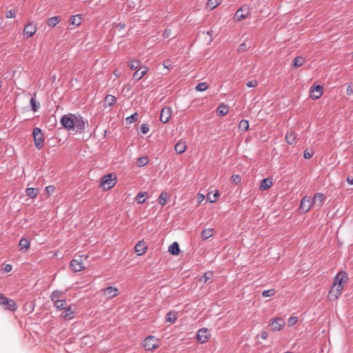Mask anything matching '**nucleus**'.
I'll list each match as a JSON object with an SVG mask.
<instances>
[{
	"label": "nucleus",
	"mask_w": 353,
	"mask_h": 353,
	"mask_svg": "<svg viewBox=\"0 0 353 353\" xmlns=\"http://www.w3.org/2000/svg\"><path fill=\"white\" fill-rule=\"evenodd\" d=\"M60 123L66 130L79 133L84 131L85 124L88 125V121L81 114L72 113L63 114L60 119Z\"/></svg>",
	"instance_id": "f257e3e1"
},
{
	"label": "nucleus",
	"mask_w": 353,
	"mask_h": 353,
	"mask_svg": "<svg viewBox=\"0 0 353 353\" xmlns=\"http://www.w3.org/2000/svg\"><path fill=\"white\" fill-rule=\"evenodd\" d=\"M117 177L114 173H108L103 175L99 183V186L104 190H108L112 188L117 183Z\"/></svg>",
	"instance_id": "f03ea898"
},
{
	"label": "nucleus",
	"mask_w": 353,
	"mask_h": 353,
	"mask_svg": "<svg viewBox=\"0 0 353 353\" xmlns=\"http://www.w3.org/2000/svg\"><path fill=\"white\" fill-rule=\"evenodd\" d=\"M32 137L34 139V143L35 148L40 150L43 147V143L45 141L44 134L42 132V130L40 128L35 127L32 130Z\"/></svg>",
	"instance_id": "7ed1b4c3"
},
{
	"label": "nucleus",
	"mask_w": 353,
	"mask_h": 353,
	"mask_svg": "<svg viewBox=\"0 0 353 353\" xmlns=\"http://www.w3.org/2000/svg\"><path fill=\"white\" fill-rule=\"evenodd\" d=\"M82 257L88 259V256L85 254H76L74 256L73 259L71 260L70 263V266L74 272H78L83 270L85 268L83 263Z\"/></svg>",
	"instance_id": "20e7f679"
},
{
	"label": "nucleus",
	"mask_w": 353,
	"mask_h": 353,
	"mask_svg": "<svg viewBox=\"0 0 353 353\" xmlns=\"http://www.w3.org/2000/svg\"><path fill=\"white\" fill-rule=\"evenodd\" d=\"M0 305L4 310L14 312L17 310V305L16 302L11 299H8L3 294H0Z\"/></svg>",
	"instance_id": "39448f33"
},
{
	"label": "nucleus",
	"mask_w": 353,
	"mask_h": 353,
	"mask_svg": "<svg viewBox=\"0 0 353 353\" xmlns=\"http://www.w3.org/2000/svg\"><path fill=\"white\" fill-rule=\"evenodd\" d=\"M159 341L154 336H148L143 341V346L145 350L151 351L159 346Z\"/></svg>",
	"instance_id": "423d86ee"
},
{
	"label": "nucleus",
	"mask_w": 353,
	"mask_h": 353,
	"mask_svg": "<svg viewBox=\"0 0 353 353\" xmlns=\"http://www.w3.org/2000/svg\"><path fill=\"white\" fill-rule=\"evenodd\" d=\"M347 274L345 271H340L338 272L334 277V283L333 285L337 287V288L343 289L344 283L347 280Z\"/></svg>",
	"instance_id": "0eeeda50"
},
{
	"label": "nucleus",
	"mask_w": 353,
	"mask_h": 353,
	"mask_svg": "<svg viewBox=\"0 0 353 353\" xmlns=\"http://www.w3.org/2000/svg\"><path fill=\"white\" fill-rule=\"evenodd\" d=\"M250 14V8L248 5L242 6L234 14V19L236 21L245 19Z\"/></svg>",
	"instance_id": "6e6552de"
},
{
	"label": "nucleus",
	"mask_w": 353,
	"mask_h": 353,
	"mask_svg": "<svg viewBox=\"0 0 353 353\" xmlns=\"http://www.w3.org/2000/svg\"><path fill=\"white\" fill-rule=\"evenodd\" d=\"M314 203L311 197L305 196L301 201L299 209L302 212L306 213L311 209Z\"/></svg>",
	"instance_id": "1a4fd4ad"
},
{
	"label": "nucleus",
	"mask_w": 353,
	"mask_h": 353,
	"mask_svg": "<svg viewBox=\"0 0 353 353\" xmlns=\"http://www.w3.org/2000/svg\"><path fill=\"white\" fill-rule=\"evenodd\" d=\"M210 337V330L208 328H201L196 332V338L201 343H206Z\"/></svg>",
	"instance_id": "9d476101"
},
{
	"label": "nucleus",
	"mask_w": 353,
	"mask_h": 353,
	"mask_svg": "<svg viewBox=\"0 0 353 353\" xmlns=\"http://www.w3.org/2000/svg\"><path fill=\"white\" fill-rule=\"evenodd\" d=\"M323 87L321 85H312L310 88V97L314 100L319 99L323 95Z\"/></svg>",
	"instance_id": "9b49d317"
},
{
	"label": "nucleus",
	"mask_w": 353,
	"mask_h": 353,
	"mask_svg": "<svg viewBox=\"0 0 353 353\" xmlns=\"http://www.w3.org/2000/svg\"><path fill=\"white\" fill-rule=\"evenodd\" d=\"M172 117V109L170 107L165 106L162 108L159 120L163 123H166L169 121Z\"/></svg>",
	"instance_id": "f8f14e48"
},
{
	"label": "nucleus",
	"mask_w": 353,
	"mask_h": 353,
	"mask_svg": "<svg viewBox=\"0 0 353 353\" xmlns=\"http://www.w3.org/2000/svg\"><path fill=\"white\" fill-rule=\"evenodd\" d=\"M149 70V68L145 65H141L140 68L133 74L132 79L134 81H139L143 76H145Z\"/></svg>",
	"instance_id": "ddd939ff"
},
{
	"label": "nucleus",
	"mask_w": 353,
	"mask_h": 353,
	"mask_svg": "<svg viewBox=\"0 0 353 353\" xmlns=\"http://www.w3.org/2000/svg\"><path fill=\"white\" fill-rule=\"evenodd\" d=\"M103 292L108 298L111 299L115 297L119 294V290L114 286H108L103 290Z\"/></svg>",
	"instance_id": "4468645a"
},
{
	"label": "nucleus",
	"mask_w": 353,
	"mask_h": 353,
	"mask_svg": "<svg viewBox=\"0 0 353 353\" xmlns=\"http://www.w3.org/2000/svg\"><path fill=\"white\" fill-rule=\"evenodd\" d=\"M37 31V27L32 22L26 24L23 29V33L28 38L32 37Z\"/></svg>",
	"instance_id": "2eb2a0df"
},
{
	"label": "nucleus",
	"mask_w": 353,
	"mask_h": 353,
	"mask_svg": "<svg viewBox=\"0 0 353 353\" xmlns=\"http://www.w3.org/2000/svg\"><path fill=\"white\" fill-rule=\"evenodd\" d=\"M285 139L288 145H294L296 143V134L294 131L288 132L285 134Z\"/></svg>",
	"instance_id": "dca6fc26"
},
{
	"label": "nucleus",
	"mask_w": 353,
	"mask_h": 353,
	"mask_svg": "<svg viewBox=\"0 0 353 353\" xmlns=\"http://www.w3.org/2000/svg\"><path fill=\"white\" fill-rule=\"evenodd\" d=\"M135 252L137 254V255H142L143 254L146 250L147 247L145 246V243L144 241H139L134 246Z\"/></svg>",
	"instance_id": "f3484780"
},
{
	"label": "nucleus",
	"mask_w": 353,
	"mask_h": 353,
	"mask_svg": "<svg viewBox=\"0 0 353 353\" xmlns=\"http://www.w3.org/2000/svg\"><path fill=\"white\" fill-rule=\"evenodd\" d=\"M30 246V241L26 237H22L19 243V249L22 252L27 251Z\"/></svg>",
	"instance_id": "a211bd4d"
},
{
	"label": "nucleus",
	"mask_w": 353,
	"mask_h": 353,
	"mask_svg": "<svg viewBox=\"0 0 353 353\" xmlns=\"http://www.w3.org/2000/svg\"><path fill=\"white\" fill-rule=\"evenodd\" d=\"M343 289L337 288L336 286L333 285L328 292L330 299H337L341 294Z\"/></svg>",
	"instance_id": "6ab92c4d"
},
{
	"label": "nucleus",
	"mask_w": 353,
	"mask_h": 353,
	"mask_svg": "<svg viewBox=\"0 0 353 353\" xmlns=\"http://www.w3.org/2000/svg\"><path fill=\"white\" fill-rule=\"evenodd\" d=\"M180 248H179V243L175 241V242H173L169 247H168V252L174 255V256H176L178 255L179 253H180Z\"/></svg>",
	"instance_id": "aec40b11"
},
{
	"label": "nucleus",
	"mask_w": 353,
	"mask_h": 353,
	"mask_svg": "<svg viewBox=\"0 0 353 353\" xmlns=\"http://www.w3.org/2000/svg\"><path fill=\"white\" fill-rule=\"evenodd\" d=\"M325 200V196L323 193H316L312 199L314 204L319 202V207H321Z\"/></svg>",
	"instance_id": "412c9836"
},
{
	"label": "nucleus",
	"mask_w": 353,
	"mask_h": 353,
	"mask_svg": "<svg viewBox=\"0 0 353 353\" xmlns=\"http://www.w3.org/2000/svg\"><path fill=\"white\" fill-rule=\"evenodd\" d=\"M272 185V180L270 178L263 179L260 184V190H266Z\"/></svg>",
	"instance_id": "4be33fe9"
},
{
	"label": "nucleus",
	"mask_w": 353,
	"mask_h": 353,
	"mask_svg": "<svg viewBox=\"0 0 353 353\" xmlns=\"http://www.w3.org/2000/svg\"><path fill=\"white\" fill-rule=\"evenodd\" d=\"M187 149L185 142L179 141L174 145V150L177 154L183 153Z\"/></svg>",
	"instance_id": "5701e85b"
},
{
	"label": "nucleus",
	"mask_w": 353,
	"mask_h": 353,
	"mask_svg": "<svg viewBox=\"0 0 353 353\" xmlns=\"http://www.w3.org/2000/svg\"><path fill=\"white\" fill-rule=\"evenodd\" d=\"M70 23L71 25L79 26L81 24L82 17L81 14H76L70 17L69 19Z\"/></svg>",
	"instance_id": "b1692460"
},
{
	"label": "nucleus",
	"mask_w": 353,
	"mask_h": 353,
	"mask_svg": "<svg viewBox=\"0 0 353 353\" xmlns=\"http://www.w3.org/2000/svg\"><path fill=\"white\" fill-rule=\"evenodd\" d=\"M61 21V17L60 16H54L52 17H50L47 21V26L50 28H54Z\"/></svg>",
	"instance_id": "393cba45"
},
{
	"label": "nucleus",
	"mask_w": 353,
	"mask_h": 353,
	"mask_svg": "<svg viewBox=\"0 0 353 353\" xmlns=\"http://www.w3.org/2000/svg\"><path fill=\"white\" fill-rule=\"evenodd\" d=\"M39 193V190L34 188H27L26 189V195L30 199H34Z\"/></svg>",
	"instance_id": "a878e982"
},
{
	"label": "nucleus",
	"mask_w": 353,
	"mask_h": 353,
	"mask_svg": "<svg viewBox=\"0 0 353 353\" xmlns=\"http://www.w3.org/2000/svg\"><path fill=\"white\" fill-rule=\"evenodd\" d=\"M166 321L173 323L177 319V313L175 311H170L166 314Z\"/></svg>",
	"instance_id": "bb28decb"
},
{
	"label": "nucleus",
	"mask_w": 353,
	"mask_h": 353,
	"mask_svg": "<svg viewBox=\"0 0 353 353\" xmlns=\"http://www.w3.org/2000/svg\"><path fill=\"white\" fill-rule=\"evenodd\" d=\"M147 192L145 191H141L139 192L136 197L135 200L138 204H142L145 202V197L147 196Z\"/></svg>",
	"instance_id": "cd10ccee"
},
{
	"label": "nucleus",
	"mask_w": 353,
	"mask_h": 353,
	"mask_svg": "<svg viewBox=\"0 0 353 353\" xmlns=\"http://www.w3.org/2000/svg\"><path fill=\"white\" fill-rule=\"evenodd\" d=\"M228 112V105L225 104H221L216 109L217 114L220 117L226 115Z\"/></svg>",
	"instance_id": "c85d7f7f"
},
{
	"label": "nucleus",
	"mask_w": 353,
	"mask_h": 353,
	"mask_svg": "<svg viewBox=\"0 0 353 353\" xmlns=\"http://www.w3.org/2000/svg\"><path fill=\"white\" fill-rule=\"evenodd\" d=\"M74 311L72 309L71 306H69L65 309V311L63 313V317L65 319H72L74 317Z\"/></svg>",
	"instance_id": "c756f323"
},
{
	"label": "nucleus",
	"mask_w": 353,
	"mask_h": 353,
	"mask_svg": "<svg viewBox=\"0 0 353 353\" xmlns=\"http://www.w3.org/2000/svg\"><path fill=\"white\" fill-rule=\"evenodd\" d=\"M168 193L166 192H162L158 197V203L161 206H164L167 203Z\"/></svg>",
	"instance_id": "7c9ffc66"
},
{
	"label": "nucleus",
	"mask_w": 353,
	"mask_h": 353,
	"mask_svg": "<svg viewBox=\"0 0 353 353\" xmlns=\"http://www.w3.org/2000/svg\"><path fill=\"white\" fill-rule=\"evenodd\" d=\"M65 305H66V301L65 299H63V300L57 299V300L54 301V306L57 310H65L66 308Z\"/></svg>",
	"instance_id": "2f4dec72"
},
{
	"label": "nucleus",
	"mask_w": 353,
	"mask_h": 353,
	"mask_svg": "<svg viewBox=\"0 0 353 353\" xmlns=\"http://www.w3.org/2000/svg\"><path fill=\"white\" fill-rule=\"evenodd\" d=\"M219 197V192L217 190L214 193L211 192L207 195V199L210 203H215Z\"/></svg>",
	"instance_id": "473e14b6"
},
{
	"label": "nucleus",
	"mask_w": 353,
	"mask_h": 353,
	"mask_svg": "<svg viewBox=\"0 0 353 353\" xmlns=\"http://www.w3.org/2000/svg\"><path fill=\"white\" fill-rule=\"evenodd\" d=\"M141 62L138 59H132L128 61V65L131 70H138L140 68Z\"/></svg>",
	"instance_id": "72a5a7b5"
},
{
	"label": "nucleus",
	"mask_w": 353,
	"mask_h": 353,
	"mask_svg": "<svg viewBox=\"0 0 353 353\" xmlns=\"http://www.w3.org/2000/svg\"><path fill=\"white\" fill-rule=\"evenodd\" d=\"M104 102L109 107L112 106L116 102V97L112 94H108L105 96Z\"/></svg>",
	"instance_id": "f704fd0d"
},
{
	"label": "nucleus",
	"mask_w": 353,
	"mask_h": 353,
	"mask_svg": "<svg viewBox=\"0 0 353 353\" xmlns=\"http://www.w3.org/2000/svg\"><path fill=\"white\" fill-rule=\"evenodd\" d=\"M149 163L147 156H142L137 159V166L139 168L146 165Z\"/></svg>",
	"instance_id": "c9c22d12"
},
{
	"label": "nucleus",
	"mask_w": 353,
	"mask_h": 353,
	"mask_svg": "<svg viewBox=\"0 0 353 353\" xmlns=\"http://www.w3.org/2000/svg\"><path fill=\"white\" fill-rule=\"evenodd\" d=\"M30 104L32 110L34 112H36L38 111V110L39 108V106H40V103L38 101H36V99L34 97H32L30 99Z\"/></svg>",
	"instance_id": "e433bc0d"
},
{
	"label": "nucleus",
	"mask_w": 353,
	"mask_h": 353,
	"mask_svg": "<svg viewBox=\"0 0 353 353\" xmlns=\"http://www.w3.org/2000/svg\"><path fill=\"white\" fill-rule=\"evenodd\" d=\"M212 228H207L204 229L201 234V237L203 239H208L210 237L212 236Z\"/></svg>",
	"instance_id": "4c0bfd02"
},
{
	"label": "nucleus",
	"mask_w": 353,
	"mask_h": 353,
	"mask_svg": "<svg viewBox=\"0 0 353 353\" xmlns=\"http://www.w3.org/2000/svg\"><path fill=\"white\" fill-rule=\"evenodd\" d=\"M208 87V84L206 82H201L196 85L195 90L197 92H203L205 91Z\"/></svg>",
	"instance_id": "58836bf2"
},
{
	"label": "nucleus",
	"mask_w": 353,
	"mask_h": 353,
	"mask_svg": "<svg viewBox=\"0 0 353 353\" xmlns=\"http://www.w3.org/2000/svg\"><path fill=\"white\" fill-rule=\"evenodd\" d=\"M62 292L58 290H54L50 296V300L54 302V301L59 299L62 296Z\"/></svg>",
	"instance_id": "ea45409f"
},
{
	"label": "nucleus",
	"mask_w": 353,
	"mask_h": 353,
	"mask_svg": "<svg viewBox=\"0 0 353 353\" xmlns=\"http://www.w3.org/2000/svg\"><path fill=\"white\" fill-rule=\"evenodd\" d=\"M303 58L302 57H296L292 60V65L295 68L301 66L303 64Z\"/></svg>",
	"instance_id": "a19ab883"
},
{
	"label": "nucleus",
	"mask_w": 353,
	"mask_h": 353,
	"mask_svg": "<svg viewBox=\"0 0 353 353\" xmlns=\"http://www.w3.org/2000/svg\"><path fill=\"white\" fill-rule=\"evenodd\" d=\"M239 128L241 130H243V131H247L249 130V122L248 120H245V119H242L239 124Z\"/></svg>",
	"instance_id": "79ce46f5"
},
{
	"label": "nucleus",
	"mask_w": 353,
	"mask_h": 353,
	"mask_svg": "<svg viewBox=\"0 0 353 353\" xmlns=\"http://www.w3.org/2000/svg\"><path fill=\"white\" fill-rule=\"evenodd\" d=\"M276 290L274 288L265 290L262 292V296L263 297H270L275 294Z\"/></svg>",
	"instance_id": "37998d69"
},
{
	"label": "nucleus",
	"mask_w": 353,
	"mask_h": 353,
	"mask_svg": "<svg viewBox=\"0 0 353 353\" xmlns=\"http://www.w3.org/2000/svg\"><path fill=\"white\" fill-rule=\"evenodd\" d=\"M281 321V319H276L273 321L272 325L274 327V330H280L281 329L283 326V325L280 323Z\"/></svg>",
	"instance_id": "c03bdc74"
},
{
	"label": "nucleus",
	"mask_w": 353,
	"mask_h": 353,
	"mask_svg": "<svg viewBox=\"0 0 353 353\" xmlns=\"http://www.w3.org/2000/svg\"><path fill=\"white\" fill-rule=\"evenodd\" d=\"M138 119V114L135 112L125 119L128 123L131 124L135 122Z\"/></svg>",
	"instance_id": "a18cd8bd"
},
{
	"label": "nucleus",
	"mask_w": 353,
	"mask_h": 353,
	"mask_svg": "<svg viewBox=\"0 0 353 353\" xmlns=\"http://www.w3.org/2000/svg\"><path fill=\"white\" fill-rule=\"evenodd\" d=\"M230 181L236 185H239L241 183V176L239 174H232Z\"/></svg>",
	"instance_id": "49530a36"
},
{
	"label": "nucleus",
	"mask_w": 353,
	"mask_h": 353,
	"mask_svg": "<svg viewBox=\"0 0 353 353\" xmlns=\"http://www.w3.org/2000/svg\"><path fill=\"white\" fill-rule=\"evenodd\" d=\"M219 0H208L207 2V5L208 7L211 8V9H214L216 6L220 4Z\"/></svg>",
	"instance_id": "de8ad7c7"
},
{
	"label": "nucleus",
	"mask_w": 353,
	"mask_h": 353,
	"mask_svg": "<svg viewBox=\"0 0 353 353\" xmlns=\"http://www.w3.org/2000/svg\"><path fill=\"white\" fill-rule=\"evenodd\" d=\"M213 275L212 272H205L200 279V281H203L204 283H206L208 280H210Z\"/></svg>",
	"instance_id": "09e8293b"
},
{
	"label": "nucleus",
	"mask_w": 353,
	"mask_h": 353,
	"mask_svg": "<svg viewBox=\"0 0 353 353\" xmlns=\"http://www.w3.org/2000/svg\"><path fill=\"white\" fill-rule=\"evenodd\" d=\"M150 130V126L148 123H142L140 126V131L143 134H146Z\"/></svg>",
	"instance_id": "8fccbe9b"
},
{
	"label": "nucleus",
	"mask_w": 353,
	"mask_h": 353,
	"mask_svg": "<svg viewBox=\"0 0 353 353\" xmlns=\"http://www.w3.org/2000/svg\"><path fill=\"white\" fill-rule=\"evenodd\" d=\"M314 154V151L312 149L308 150L306 149L303 152V157L306 159H310Z\"/></svg>",
	"instance_id": "3c124183"
},
{
	"label": "nucleus",
	"mask_w": 353,
	"mask_h": 353,
	"mask_svg": "<svg viewBox=\"0 0 353 353\" xmlns=\"http://www.w3.org/2000/svg\"><path fill=\"white\" fill-rule=\"evenodd\" d=\"M45 191L48 195L53 194L55 191V187L52 185H50L46 187Z\"/></svg>",
	"instance_id": "603ef678"
},
{
	"label": "nucleus",
	"mask_w": 353,
	"mask_h": 353,
	"mask_svg": "<svg viewBox=\"0 0 353 353\" xmlns=\"http://www.w3.org/2000/svg\"><path fill=\"white\" fill-rule=\"evenodd\" d=\"M298 321V317L297 316H291L289 318L288 321V326H293L295 325Z\"/></svg>",
	"instance_id": "864d4df0"
},
{
	"label": "nucleus",
	"mask_w": 353,
	"mask_h": 353,
	"mask_svg": "<svg viewBox=\"0 0 353 353\" xmlns=\"http://www.w3.org/2000/svg\"><path fill=\"white\" fill-rule=\"evenodd\" d=\"M6 18L12 19L16 17V12L14 10H9L6 14Z\"/></svg>",
	"instance_id": "5fc2aeb1"
},
{
	"label": "nucleus",
	"mask_w": 353,
	"mask_h": 353,
	"mask_svg": "<svg viewBox=\"0 0 353 353\" xmlns=\"http://www.w3.org/2000/svg\"><path fill=\"white\" fill-rule=\"evenodd\" d=\"M247 50H248V46L245 43H242L241 44H240V46H239V48H238L239 52H245Z\"/></svg>",
	"instance_id": "6e6d98bb"
},
{
	"label": "nucleus",
	"mask_w": 353,
	"mask_h": 353,
	"mask_svg": "<svg viewBox=\"0 0 353 353\" xmlns=\"http://www.w3.org/2000/svg\"><path fill=\"white\" fill-rule=\"evenodd\" d=\"M171 33H172L171 30L169 28H166L164 30L162 36L164 39H167V38L170 37V36L171 35Z\"/></svg>",
	"instance_id": "4d7b16f0"
},
{
	"label": "nucleus",
	"mask_w": 353,
	"mask_h": 353,
	"mask_svg": "<svg viewBox=\"0 0 353 353\" xmlns=\"http://www.w3.org/2000/svg\"><path fill=\"white\" fill-rule=\"evenodd\" d=\"M246 85L248 88H254L257 85V81L256 80H251L246 83Z\"/></svg>",
	"instance_id": "13d9d810"
},
{
	"label": "nucleus",
	"mask_w": 353,
	"mask_h": 353,
	"mask_svg": "<svg viewBox=\"0 0 353 353\" xmlns=\"http://www.w3.org/2000/svg\"><path fill=\"white\" fill-rule=\"evenodd\" d=\"M346 93L347 95H351L353 94V83L347 87Z\"/></svg>",
	"instance_id": "bf43d9fd"
},
{
	"label": "nucleus",
	"mask_w": 353,
	"mask_h": 353,
	"mask_svg": "<svg viewBox=\"0 0 353 353\" xmlns=\"http://www.w3.org/2000/svg\"><path fill=\"white\" fill-rule=\"evenodd\" d=\"M12 266L10 264H6L3 268L5 272H10L12 270Z\"/></svg>",
	"instance_id": "052dcab7"
},
{
	"label": "nucleus",
	"mask_w": 353,
	"mask_h": 353,
	"mask_svg": "<svg viewBox=\"0 0 353 353\" xmlns=\"http://www.w3.org/2000/svg\"><path fill=\"white\" fill-rule=\"evenodd\" d=\"M268 332L266 331L261 332L260 336L262 339H266L268 337Z\"/></svg>",
	"instance_id": "680f3d73"
},
{
	"label": "nucleus",
	"mask_w": 353,
	"mask_h": 353,
	"mask_svg": "<svg viewBox=\"0 0 353 353\" xmlns=\"http://www.w3.org/2000/svg\"><path fill=\"white\" fill-rule=\"evenodd\" d=\"M169 62L170 61L168 60H166L163 62V66L168 68V70L172 68V65L170 64Z\"/></svg>",
	"instance_id": "e2e57ef3"
},
{
	"label": "nucleus",
	"mask_w": 353,
	"mask_h": 353,
	"mask_svg": "<svg viewBox=\"0 0 353 353\" xmlns=\"http://www.w3.org/2000/svg\"><path fill=\"white\" fill-rule=\"evenodd\" d=\"M206 34L210 37V42H211L212 40H213V34H214V32L212 30H208Z\"/></svg>",
	"instance_id": "0e129e2a"
},
{
	"label": "nucleus",
	"mask_w": 353,
	"mask_h": 353,
	"mask_svg": "<svg viewBox=\"0 0 353 353\" xmlns=\"http://www.w3.org/2000/svg\"><path fill=\"white\" fill-rule=\"evenodd\" d=\"M346 181L350 185H353V177L348 176Z\"/></svg>",
	"instance_id": "69168bd1"
},
{
	"label": "nucleus",
	"mask_w": 353,
	"mask_h": 353,
	"mask_svg": "<svg viewBox=\"0 0 353 353\" xmlns=\"http://www.w3.org/2000/svg\"><path fill=\"white\" fill-rule=\"evenodd\" d=\"M119 26L120 29H123L125 27V24L124 23H119Z\"/></svg>",
	"instance_id": "338daca9"
},
{
	"label": "nucleus",
	"mask_w": 353,
	"mask_h": 353,
	"mask_svg": "<svg viewBox=\"0 0 353 353\" xmlns=\"http://www.w3.org/2000/svg\"><path fill=\"white\" fill-rule=\"evenodd\" d=\"M199 195L200 199H204V195H203V194H199Z\"/></svg>",
	"instance_id": "774afa93"
}]
</instances>
